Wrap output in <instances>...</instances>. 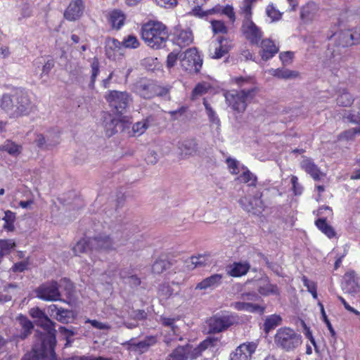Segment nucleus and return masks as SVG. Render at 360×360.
<instances>
[{"instance_id": "nucleus-1", "label": "nucleus", "mask_w": 360, "mask_h": 360, "mask_svg": "<svg viewBox=\"0 0 360 360\" xmlns=\"http://www.w3.org/2000/svg\"><path fill=\"white\" fill-rule=\"evenodd\" d=\"M0 108L11 118L27 116L36 110L29 95L22 90L4 94L0 98Z\"/></svg>"}, {"instance_id": "nucleus-2", "label": "nucleus", "mask_w": 360, "mask_h": 360, "mask_svg": "<svg viewBox=\"0 0 360 360\" xmlns=\"http://www.w3.org/2000/svg\"><path fill=\"white\" fill-rule=\"evenodd\" d=\"M335 48L330 45L326 52L324 65L331 70L338 69L345 61V56L342 52V49L356 44L355 34L353 30L340 31L333 34Z\"/></svg>"}, {"instance_id": "nucleus-3", "label": "nucleus", "mask_w": 360, "mask_h": 360, "mask_svg": "<svg viewBox=\"0 0 360 360\" xmlns=\"http://www.w3.org/2000/svg\"><path fill=\"white\" fill-rule=\"evenodd\" d=\"M234 82L240 86L245 84H250L248 89H243L240 91L231 90L224 94L227 104L233 110L237 112H243L248 103L250 102L255 96L258 91V89L254 84V80L251 77H235Z\"/></svg>"}, {"instance_id": "nucleus-4", "label": "nucleus", "mask_w": 360, "mask_h": 360, "mask_svg": "<svg viewBox=\"0 0 360 360\" xmlns=\"http://www.w3.org/2000/svg\"><path fill=\"white\" fill-rule=\"evenodd\" d=\"M141 36L150 47L159 49L164 47L169 37L167 27L159 21H149L143 25Z\"/></svg>"}, {"instance_id": "nucleus-5", "label": "nucleus", "mask_w": 360, "mask_h": 360, "mask_svg": "<svg viewBox=\"0 0 360 360\" xmlns=\"http://www.w3.org/2000/svg\"><path fill=\"white\" fill-rule=\"evenodd\" d=\"M302 342L301 335L289 327L280 328L274 336L276 345L285 352L294 351Z\"/></svg>"}, {"instance_id": "nucleus-6", "label": "nucleus", "mask_w": 360, "mask_h": 360, "mask_svg": "<svg viewBox=\"0 0 360 360\" xmlns=\"http://www.w3.org/2000/svg\"><path fill=\"white\" fill-rule=\"evenodd\" d=\"M30 316L37 319V324L46 330V334L41 340H46L49 345L48 348V354L53 356V346L56 345V330L54 323L45 314V313L38 307H33L30 310Z\"/></svg>"}, {"instance_id": "nucleus-7", "label": "nucleus", "mask_w": 360, "mask_h": 360, "mask_svg": "<svg viewBox=\"0 0 360 360\" xmlns=\"http://www.w3.org/2000/svg\"><path fill=\"white\" fill-rule=\"evenodd\" d=\"M109 106L118 114H122L131 101V96L127 91H109L105 95Z\"/></svg>"}, {"instance_id": "nucleus-8", "label": "nucleus", "mask_w": 360, "mask_h": 360, "mask_svg": "<svg viewBox=\"0 0 360 360\" xmlns=\"http://www.w3.org/2000/svg\"><path fill=\"white\" fill-rule=\"evenodd\" d=\"M180 64L181 68L191 73H197L200 71L202 59L200 58L195 48L187 49L179 55Z\"/></svg>"}, {"instance_id": "nucleus-9", "label": "nucleus", "mask_w": 360, "mask_h": 360, "mask_svg": "<svg viewBox=\"0 0 360 360\" xmlns=\"http://www.w3.org/2000/svg\"><path fill=\"white\" fill-rule=\"evenodd\" d=\"M176 321L177 319L174 318L165 316H161L160 319V323L167 328L164 332L163 341L168 346H171L174 343L184 340L179 326L176 324Z\"/></svg>"}, {"instance_id": "nucleus-10", "label": "nucleus", "mask_w": 360, "mask_h": 360, "mask_svg": "<svg viewBox=\"0 0 360 360\" xmlns=\"http://www.w3.org/2000/svg\"><path fill=\"white\" fill-rule=\"evenodd\" d=\"M262 198V193L256 192L253 195H248L242 197L238 200L240 206L245 212L252 214H259L264 210V205Z\"/></svg>"}, {"instance_id": "nucleus-11", "label": "nucleus", "mask_w": 360, "mask_h": 360, "mask_svg": "<svg viewBox=\"0 0 360 360\" xmlns=\"http://www.w3.org/2000/svg\"><path fill=\"white\" fill-rule=\"evenodd\" d=\"M36 297L44 301L53 302L60 300L58 283L55 281L39 285L35 290Z\"/></svg>"}, {"instance_id": "nucleus-12", "label": "nucleus", "mask_w": 360, "mask_h": 360, "mask_svg": "<svg viewBox=\"0 0 360 360\" xmlns=\"http://www.w3.org/2000/svg\"><path fill=\"white\" fill-rule=\"evenodd\" d=\"M49 345L46 340H41L40 344H35L32 350L26 353L21 360H57L53 346V356L48 354Z\"/></svg>"}, {"instance_id": "nucleus-13", "label": "nucleus", "mask_w": 360, "mask_h": 360, "mask_svg": "<svg viewBox=\"0 0 360 360\" xmlns=\"http://www.w3.org/2000/svg\"><path fill=\"white\" fill-rule=\"evenodd\" d=\"M91 251H109L117 246L112 238L105 233H101L89 238Z\"/></svg>"}, {"instance_id": "nucleus-14", "label": "nucleus", "mask_w": 360, "mask_h": 360, "mask_svg": "<svg viewBox=\"0 0 360 360\" xmlns=\"http://www.w3.org/2000/svg\"><path fill=\"white\" fill-rule=\"evenodd\" d=\"M235 322L233 316L229 315H216L208 321L210 333H217L226 330Z\"/></svg>"}, {"instance_id": "nucleus-15", "label": "nucleus", "mask_w": 360, "mask_h": 360, "mask_svg": "<svg viewBox=\"0 0 360 360\" xmlns=\"http://www.w3.org/2000/svg\"><path fill=\"white\" fill-rule=\"evenodd\" d=\"M245 37L252 44L258 45L262 37V32L251 20H243L241 27Z\"/></svg>"}, {"instance_id": "nucleus-16", "label": "nucleus", "mask_w": 360, "mask_h": 360, "mask_svg": "<svg viewBox=\"0 0 360 360\" xmlns=\"http://www.w3.org/2000/svg\"><path fill=\"white\" fill-rule=\"evenodd\" d=\"M257 347L254 342L243 343L230 354V360H251Z\"/></svg>"}, {"instance_id": "nucleus-17", "label": "nucleus", "mask_w": 360, "mask_h": 360, "mask_svg": "<svg viewBox=\"0 0 360 360\" xmlns=\"http://www.w3.org/2000/svg\"><path fill=\"white\" fill-rule=\"evenodd\" d=\"M84 10L83 0H72L64 12V17L69 21H75L82 16Z\"/></svg>"}, {"instance_id": "nucleus-18", "label": "nucleus", "mask_w": 360, "mask_h": 360, "mask_svg": "<svg viewBox=\"0 0 360 360\" xmlns=\"http://www.w3.org/2000/svg\"><path fill=\"white\" fill-rule=\"evenodd\" d=\"M229 49L227 40L219 37L210 44L209 55L212 58L219 59L228 53Z\"/></svg>"}, {"instance_id": "nucleus-19", "label": "nucleus", "mask_w": 360, "mask_h": 360, "mask_svg": "<svg viewBox=\"0 0 360 360\" xmlns=\"http://www.w3.org/2000/svg\"><path fill=\"white\" fill-rule=\"evenodd\" d=\"M193 41V35L190 29L176 27L174 32V43L179 47L189 46Z\"/></svg>"}, {"instance_id": "nucleus-20", "label": "nucleus", "mask_w": 360, "mask_h": 360, "mask_svg": "<svg viewBox=\"0 0 360 360\" xmlns=\"http://www.w3.org/2000/svg\"><path fill=\"white\" fill-rule=\"evenodd\" d=\"M160 88L152 83L141 82L136 86L138 94L143 98H151L155 96L162 95Z\"/></svg>"}, {"instance_id": "nucleus-21", "label": "nucleus", "mask_w": 360, "mask_h": 360, "mask_svg": "<svg viewBox=\"0 0 360 360\" xmlns=\"http://www.w3.org/2000/svg\"><path fill=\"white\" fill-rule=\"evenodd\" d=\"M224 276L219 274H213L207 278H205L202 281L198 283L195 287L196 290H213L219 287L221 283Z\"/></svg>"}, {"instance_id": "nucleus-22", "label": "nucleus", "mask_w": 360, "mask_h": 360, "mask_svg": "<svg viewBox=\"0 0 360 360\" xmlns=\"http://www.w3.org/2000/svg\"><path fill=\"white\" fill-rule=\"evenodd\" d=\"M232 307L238 311H244L250 313H257L259 314H264L265 307L260 306L252 302H245L243 300L232 303Z\"/></svg>"}, {"instance_id": "nucleus-23", "label": "nucleus", "mask_w": 360, "mask_h": 360, "mask_svg": "<svg viewBox=\"0 0 360 360\" xmlns=\"http://www.w3.org/2000/svg\"><path fill=\"white\" fill-rule=\"evenodd\" d=\"M257 290L263 296L280 295V290L276 285L272 284L267 279H262L257 283Z\"/></svg>"}, {"instance_id": "nucleus-24", "label": "nucleus", "mask_w": 360, "mask_h": 360, "mask_svg": "<svg viewBox=\"0 0 360 360\" xmlns=\"http://www.w3.org/2000/svg\"><path fill=\"white\" fill-rule=\"evenodd\" d=\"M178 148L181 155L195 156L197 155V143L193 139H186L179 143Z\"/></svg>"}, {"instance_id": "nucleus-25", "label": "nucleus", "mask_w": 360, "mask_h": 360, "mask_svg": "<svg viewBox=\"0 0 360 360\" xmlns=\"http://www.w3.org/2000/svg\"><path fill=\"white\" fill-rule=\"evenodd\" d=\"M261 48L260 55L264 60L271 58L278 51V48L269 39L262 40Z\"/></svg>"}, {"instance_id": "nucleus-26", "label": "nucleus", "mask_w": 360, "mask_h": 360, "mask_svg": "<svg viewBox=\"0 0 360 360\" xmlns=\"http://www.w3.org/2000/svg\"><path fill=\"white\" fill-rule=\"evenodd\" d=\"M20 288L17 283H9L4 286L3 292H0V303H6L12 300Z\"/></svg>"}, {"instance_id": "nucleus-27", "label": "nucleus", "mask_w": 360, "mask_h": 360, "mask_svg": "<svg viewBox=\"0 0 360 360\" xmlns=\"http://www.w3.org/2000/svg\"><path fill=\"white\" fill-rule=\"evenodd\" d=\"M190 351L191 347L188 345L179 346L167 356L166 360H187Z\"/></svg>"}, {"instance_id": "nucleus-28", "label": "nucleus", "mask_w": 360, "mask_h": 360, "mask_svg": "<svg viewBox=\"0 0 360 360\" xmlns=\"http://www.w3.org/2000/svg\"><path fill=\"white\" fill-rule=\"evenodd\" d=\"M301 166L304 171L310 174V176L314 179L318 180L320 179L321 176L323 175L322 172L319 170L316 165H314L310 159H304L302 163Z\"/></svg>"}, {"instance_id": "nucleus-29", "label": "nucleus", "mask_w": 360, "mask_h": 360, "mask_svg": "<svg viewBox=\"0 0 360 360\" xmlns=\"http://www.w3.org/2000/svg\"><path fill=\"white\" fill-rule=\"evenodd\" d=\"M344 279L349 288L347 291L349 293L356 292L359 288V277L354 271H347L345 276Z\"/></svg>"}, {"instance_id": "nucleus-30", "label": "nucleus", "mask_w": 360, "mask_h": 360, "mask_svg": "<svg viewBox=\"0 0 360 360\" xmlns=\"http://www.w3.org/2000/svg\"><path fill=\"white\" fill-rule=\"evenodd\" d=\"M249 269L250 265L247 262L234 263L230 266L228 274L231 276L238 277L246 274Z\"/></svg>"}, {"instance_id": "nucleus-31", "label": "nucleus", "mask_w": 360, "mask_h": 360, "mask_svg": "<svg viewBox=\"0 0 360 360\" xmlns=\"http://www.w3.org/2000/svg\"><path fill=\"white\" fill-rule=\"evenodd\" d=\"M236 179L240 183L246 184L248 186H255L257 181V176L248 167L243 168V172Z\"/></svg>"}, {"instance_id": "nucleus-32", "label": "nucleus", "mask_w": 360, "mask_h": 360, "mask_svg": "<svg viewBox=\"0 0 360 360\" xmlns=\"http://www.w3.org/2000/svg\"><path fill=\"white\" fill-rule=\"evenodd\" d=\"M157 342V338L153 335L146 336L143 340L134 345L135 350L144 353L150 347L153 346Z\"/></svg>"}, {"instance_id": "nucleus-33", "label": "nucleus", "mask_w": 360, "mask_h": 360, "mask_svg": "<svg viewBox=\"0 0 360 360\" xmlns=\"http://www.w3.org/2000/svg\"><path fill=\"white\" fill-rule=\"evenodd\" d=\"M269 72L271 75L281 79H292L298 77V72L285 68L271 69Z\"/></svg>"}, {"instance_id": "nucleus-34", "label": "nucleus", "mask_w": 360, "mask_h": 360, "mask_svg": "<svg viewBox=\"0 0 360 360\" xmlns=\"http://www.w3.org/2000/svg\"><path fill=\"white\" fill-rule=\"evenodd\" d=\"M282 319L279 315L273 314L268 316L264 323V330L269 333L271 330L281 323Z\"/></svg>"}, {"instance_id": "nucleus-35", "label": "nucleus", "mask_w": 360, "mask_h": 360, "mask_svg": "<svg viewBox=\"0 0 360 360\" xmlns=\"http://www.w3.org/2000/svg\"><path fill=\"white\" fill-rule=\"evenodd\" d=\"M315 224L317 228L328 238H331L335 236V230L325 219L320 218L316 221Z\"/></svg>"}, {"instance_id": "nucleus-36", "label": "nucleus", "mask_w": 360, "mask_h": 360, "mask_svg": "<svg viewBox=\"0 0 360 360\" xmlns=\"http://www.w3.org/2000/svg\"><path fill=\"white\" fill-rule=\"evenodd\" d=\"M125 20L124 13L120 11H113L110 15V21L113 28L120 29Z\"/></svg>"}, {"instance_id": "nucleus-37", "label": "nucleus", "mask_w": 360, "mask_h": 360, "mask_svg": "<svg viewBox=\"0 0 360 360\" xmlns=\"http://www.w3.org/2000/svg\"><path fill=\"white\" fill-rule=\"evenodd\" d=\"M0 149L2 151H6L10 155L18 156L20 154L22 147L11 141H6Z\"/></svg>"}, {"instance_id": "nucleus-38", "label": "nucleus", "mask_w": 360, "mask_h": 360, "mask_svg": "<svg viewBox=\"0 0 360 360\" xmlns=\"http://www.w3.org/2000/svg\"><path fill=\"white\" fill-rule=\"evenodd\" d=\"M150 117H147L140 122H137L132 126V131L134 136L143 134L149 127Z\"/></svg>"}, {"instance_id": "nucleus-39", "label": "nucleus", "mask_w": 360, "mask_h": 360, "mask_svg": "<svg viewBox=\"0 0 360 360\" xmlns=\"http://www.w3.org/2000/svg\"><path fill=\"white\" fill-rule=\"evenodd\" d=\"M15 219V214L14 212L10 210L6 211L3 218V220L5 222L3 226L4 229L8 231H13L14 230Z\"/></svg>"}, {"instance_id": "nucleus-40", "label": "nucleus", "mask_w": 360, "mask_h": 360, "mask_svg": "<svg viewBox=\"0 0 360 360\" xmlns=\"http://www.w3.org/2000/svg\"><path fill=\"white\" fill-rule=\"evenodd\" d=\"M226 164L230 173L232 174H238L240 173L241 174L243 168H246L245 166L241 165L236 159H226Z\"/></svg>"}, {"instance_id": "nucleus-41", "label": "nucleus", "mask_w": 360, "mask_h": 360, "mask_svg": "<svg viewBox=\"0 0 360 360\" xmlns=\"http://www.w3.org/2000/svg\"><path fill=\"white\" fill-rule=\"evenodd\" d=\"M203 104L205 105L206 113L209 117L210 122L216 125L217 127H219L220 125V120L215 111L212 109V108L206 100H204Z\"/></svg>"}, {"instance_id": "nucleus-42", "label": "nucleus", "mask_w": 360, "mask_h": 360, "mask_svg": "<svg viewBox=\"0 0 360 360\" xmlns=\"http://www.w3.org/2000/svg\"><path fill=\"white\" fill-rule=\"evenodd\" d=\"M89 250H91V245L89 243V238L87 240H80L76 243V245L72 248V250L75 255H77L83 252H86Z\"/></svg>"}, {"instance_id": "nucleus-43", "label": "nucleus", "mask_w": 360, "mask_h": 360, "mask_svg": "<svg viewBox=\"0 0 360 360\" xmlns=\"http://www.w3.org/2000/svg\"><path fill=\"white\" fill-rule=\"evenodd\" d=\"M169 266V262L166 259H157L152 265V271L155 274H162Z\"/></svg>"}, {"instance_id": "nucleus-44", "label": "nucleus", "mask_w": 360, "mask_h": 360, "mask_svg": "<svg viewBox=\"0 0 360 360\" xmlns=\"http://www.w3.org/2000/svg\"><path fill=\"white\" fill-rule=\"evenodd\" d=\"M19 321L24 330V332L20 335V338L24 339L31 333L33 325L32 322L25 316H20Z\"/></svg>"}, {"instance_id": "nucleus-45", "label": "nucleus", "mask_w": 360, "mask_h": 360, "mask_svg": "<svg viewBox=\"0 0 360 360\" xmlns=\"http://www.w3.org/2000/svg\"><path fill=\"white\" fill-rule=\"evenodd\" d=\"M15 245V243L11 240H0V255L8 254Z\"/></svg>"}, {"instance_id": "nucleus-46", "label": "nucleus", "mask_w": 360, "mask_h": 360, "mask_svg": "<svg viewBox=\"0 0 360 360\" xmlns=\"http://www.w3.org/2000/svg\"><path fill=\"white\" fill-rule=\"evenodd\" d=\"M214 340L212 339L207 338L202 342L198 347L193 349V358H196L198 356L200 355L201 352L210 347H212L214 345Z\"/></svg>"}, {"instance_id": "nucleus-47", "label": "nucleus", "mask_w": 360, "mask_h": 360, "mask_svg": "<svg viewBox=\"0 0 360 360\" xmlns=\"http://www.w3.org/2000/svg\"><path fill=\"white\" fill-rule=\"evenodd\" d=\"M337 102L339 105L349 106L353 102V98L347 91H343L337 98Z\"/></svg>"}, {"instance_id": "nucleus-48", "label": "nucleus", "mask_w": 360, "mask_h": 360, "mask_svg": "<svg viewBox=\"0 0 360 360\" xmlns=\"http://www.w3.org/2000/svg\"><path fill=\"white\" fill-rule=\"evenodd\" d=\"M356 134H360V126L345 131L339 136V140H352Z\"/></svg>"}, {"instance_id": "nucleus-49", "label": "nucleus", "mask_w": 360, "mask_h": 360, "mask_svg": "<svg viewBox=\"0 0 360 360\" xmlns=\"http://www.w3.org/2000/svg\"><path fill=\"white\" fill-rule=\"evenodd\" d=\"M118 120L115 119L110 120V122H106L105 124V134L107 136L110 137L117 133V125Z\"/></svg>"}, {"instance_id": "nucleus-50", "label": "nucleus", "mask_w": 360, "mask_h": 360, "mask_svg": "<svg viewBox=\"0 0 360 360\" xmlns=\"http://www.w3.org/2000/svg\"><path fill=\"white\" fill-rule=\"evenodd\" d=\"M56 319L61 323H68L72 319V311L68 309H61Z\"/></svg>"}, {"instance_id": "nucleus-51", "label": "nucleus", "mask_w": 360, "mask_h": 360, "mask_svg": "<svg viewBox=\"0 0 360 360\" xmlns=\"http://www.w3.org/2000/svg\"><path fill=\"white\" fill-rule=\"evenodd\" d=\"M46 139L49 148L60 143V134L56 131H49L46 134Z\"/></svg>"}, {"instance_id": "nucleus-52", "label": "nucleus", "mask_w": 360, "mask_h": 360, "mask_svg": "<svg viewBox=\"0 0 360 360\" xmlns=\"http://www.w3.org/2000/svg\"><path fill=\"white\" fill-rule=\"evenodd\" d=\"M122 44L126 48L136 49L139 46V42L135 36L128 35L122 41Z\"/></svg>"}, {"instance_id": "nucleus-53", "label": "nucleus", "mask_w": 360, "mask_h": 360, "mask_svg": "<svg viewBox=\"0 0 360 360\" xmlns=\"http://www.w3.org/2000/svg\"><path fill=\"white\" fill-rule=\"evenodd\" d=\"M212 29L214 33L224 34L227 32V28L224 23L221 20H212L211 22Z\"/></svg>"}, {"instance_id": "nucleus-54", "label": "nucleus", "mask_w": 360, "mask_h": 360, "mask_svg": "<svg viewBox=\"0 0 360 360\" xmlns=\"http://www.w3.org/2000/svg\"><path fill=\"white\" fill-rule=\"evenodd\" d=\"M85 323H90L92 327L94 328L102 330H108L111 328V326L108 323L101 322L97 320H91V319H86Z\"/></svg>"}, {"instance_id": "nucleus-55", "label": "nucleus", "mask_w": 360, "mask_h": 360, "mask_svg": "<svg viewBox=\"0 0 360 360\" xmlns=\"http://www.w3.org/2000/svg\"><path fill=\"white\" fill-rule=\"evenodd\" d=\"M173 294V290L169 284H162L160 286L158 295L162 299H167Z\"/></svg>"}, {"instance_id": "nucleus-56", "label": "nucleus", "mask_w": 360, "mask_h": 360, "mask_svg": "<svg viewBox=\"0 0 360 360\" xmlns=\"http://www.w3.org/2000/svg\"><path fill=\"white\" fill-rule=\"evenodd\" d=\"M209 259L208 255H199L198 256H193L191 257V262L195 267L205 264Z\"/></svg>"}, {"instance_id": "nucleus-57", "label": "nucleus", "mask_w": 360, "mask_h": 360, "mask_svg": "<svg viewBox=\"0 0 360 360\" xmlns=\"http://www.w3.org/2000/svg\"><path fill=\"white\" fill-rule=\"evenodd\" d=\"M252 6L250 4L243 2L240 7V14L243 15L244 20H251L252 18Z\"/></svg>"}, {"instance_id": "nucleus-58", "label": "nucleus", "mask_w": 360, "mask_h": 360, "mask_svg": "<svg viewBox=\"0 0 360 360\" xmlns=\"http://www.w3.org/2000/svg\"><path fill=\"white\" fill-rule=\"evenodd\" d=\"M34 141L39 148L41 149H50L46 139V135L37 134Z\"/></svg>"}, {"instance_id": "nucleus-59", "label": "nucleus", "mask_w": 360, "mask_h": 360, "mask_svg": "<svg viewBox=\"0 0 360 360\" xmlns=\"http://www.w3.org/2000/svg\"><path fill=\"white\" fill-rule=\"evenodd\" d=\"M266 13L272 20H277L281 18V13L273 5L266 7Z\"/></svg>"}, {"instance_id": "nucleus-60", "label": "nucleus", "mask_w": 360, "mask_h": 360, "mask_svg": "<svg viewBox=\"0 0 360 360\" xmlns=\"http://www.w3.org/2000/svg\"><path fill=\"white\" fill-rule=\"evenodd\" d=\"M208 86L206 84H198L194 88L192 92V97L194 98L196 96L203 95L207 92Z\"/></svg>"}, {"instance_id": "nucleus-61", "label": "nucleus", "mask_w": 360, "mask_h": 360, "mask_svg": "<svg viewBox=\"0 0 360 360\" xmlns=\"http://www.w3.org/2000/svg\"><path fill=\"white\" fill-rule=\"evenodd\" d=\"M91 82L94 83L96 77L99 73V63L96 58H94L91 64Z\"/></svg>"}, {"instance_id": "nucleus-62", "label": "nucleus", "mask_w": 360, "mask_h": 360, "mask_svg": "<svg viewBox=\"0 0 360 360\" xmlns=\"http://www.w3.org/2000/svg\"><path fill=\"white\" fill-rule=\"evenodd\" d=\"M241 300L245 302H257L260 300V297L255 292H247L241 294Z\"/></svg>"}, {"instance_id": "nucleus-63", "label": "nucleus", "mask_w": 360, "mask_h": 360, "mask_svg": "<svg viewBox=\"0 0 360 360\" xmlns=\"http://www.w3.org/2000/svg\"><path fill=\"white\" fill-rule=\"evenodd\" d=\"M28 262L21 261L13 264L11 269L13 272H22L27 269Z\"/></svg>"}, {"instance_id": "nucleus-64", "label": "nucleus", "mask_w": 360, "mask_h": 360, "mask_svg": "<svg viewBox=\"0 0 360 360\" xmlns=\"http://www.w3.org/2000/svg\"><path fill=\"white\" fill-rule=\"evenodd\" d=\"M291 183L292 185V190L294 191V193L295 195H300L302 192V187L301 185L298 183V179L295 176H292L291 177Z\"/></svg>"}]
</instances>
